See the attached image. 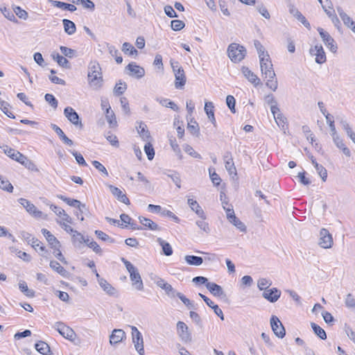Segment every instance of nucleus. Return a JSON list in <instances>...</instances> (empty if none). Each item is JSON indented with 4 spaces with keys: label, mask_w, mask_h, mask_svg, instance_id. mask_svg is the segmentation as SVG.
Instances as JSON below:
<instances>
[{
    "label": "nucleus",
    "mask_w": 355,
    "mask_h": 355,
    "mask_svg": "<svg viewBox=\"0 0 355 355\" xmlns=\"http://www.w3.org/2000/svg\"><path fill=\"white\" fill-rule=\"evenodd\" d=\"M1 148L3 150L4 153L7 155L9 157L12 159V157H15V155L18 153L17 150L9 147L7 145H3L1 146Z\"/></svg>",
    "instance_id": "61"
},
{
    "label": "nucleus",
    "mask_w": 355,
    "mask_h": 355,
    "mask_svg": "<svg viewBox=\"0 0 355 355\" xmlns=\"http://www.w3.org/2000/svg\"><path fill=\"white\" fill-rule=\"evenodd\" d=\"M122 51L125 54L129 55H137V50L129 42H124L122 46Z\"/></svg>",
    "instance_id": "41"
},
{
    "label": "nucleus",
    "mask_w": 355,
    "mask_h": 355,
    "mask_svg": "<svg viewBox=\"0 0 355 355\" xmlns=\"http://www.w3.org/2000/svg\"><path fill=\"white\" fill-rule=\"evenodd\" d=\"M44 98L46 101L51 105V107H53L54 109L57 108L58 102L53 95L51 94H46L44 96Z\"/></svg>",
    "instance_id": "64"
},
{
    "label": "nucleus",
    "mask_w": 355,
    "mask_h": 355,
    "mask_svg": "<svg viewBox=\"0 0 355 355\" xmlns=\"http://www.w3.org/2000/svg\"><path fill=\"white\" fill-rule=\"evenodd\" d=\"M270 325L274 334L279 338H283L286 335V330L279 319L272 315L270 318Z\"/></svg>",
    "instance_id": "8"
},
{
    "label": "nucleus",
    "mask_w": 355,
    "mask_h": 355,
    "mask_svg": "<svg viewBox=\"0 0 355 355\" xmlns=\"http://www.w3.org/2000/svg\"><path fill=\"white\" fill-rule=\"evenodd\" d=\"M184 260L189 265L196 266H200L203 262V259L201 257L194 255H186Z\"/></svg>",
    "instance_id": "31"
},
{
    "label": "nucleus",
    "mask_w": 355,
    "mask_h": 355,
    "mask_svg": "<svg viewBox=\"0 0 355 355\" xmlns=\"http://www.w3.org/2000/svg\"><path fill=\"white\" fill-rule=\"evenodd\" d=\"M1 12L3 15V16L7 18L8 20L13 21L15 23H17L18 20L15 17L13 12L10 9H8L6 7H3L0 8Z\"/></svg>",
    "instance_id": "42"
},
{
    "label": "nucleus",
    "mask_w": 355,
    "mask_h": 355,
    "mask_svg": "<svg viewBox=\"0 0 355 355\" xmlns=\"http://www.w3.org/2000/svg\"><path fill=\"white\" fill-rule=\"evenodd\" d=\"M318 31L322 40V42L332 52L336 53L338 50V46L334 39L329 35V33L325 31L322 28L318 27Z\"/></svg>",
    "instance_id": "6"
},
{
    "label": "nucleus",
    "mask_w": 355,
    "mask_h": 355,
    "mask_svg": "<svg viewBox=\"0 0 355 355\" xmlns=\"http://www.w3.org/2000/svg\"><path fill=\"white\" fill-rule=\"evenodd\" d=\"M209 176L214 185L218 186L220 184L221 179L219 175L211 168H209Z\"/></svg>",
    "instance_id": "55"
},
{
    "label": "nucleus",
    "mask_w": 355,
    "mask_h": 355,
    "mask_svg": "<svg viewBox=\"0 0 355 355\" xmlns=\"http://www.w3.org/2000/svg\"><path fill=\"white\" fill-rule=\"evenodd\" d=\"M187 129L190 132L191 134L198 136L200 133V128L198 124L196 121H191V123H188Z\"/></svg>",
    "instance_id": "51"
},
{
    "label": "nucleus",
    "mask_w": 355,
    "mask_h": 355,
    "mask_svg": "<svg viewBox=\"0 0 355 355\" xmlns=\"http://www.w3.org/2000/svg\"><path fill=\"white\" fill-rule=\"evenodd\" d=\"M206 217L200 218L196 222V225L205 233L208 234L210 232V228L208 223L205 221Z\"/></svg>",
    "instance_id": "53"
},
{
    "label": "nucleus",
    "mask_w": 355,
    "mask_h": 355,
    "mask_svg": "<svg viewBox=\"0 0 355 355\" xmlns=\"http://www.w3.org/2000/svg\"><path fill=\"white\" fill-rule=\"evenodd\" d=\"M109 53L112 56L115 58V60L117 64H121L123 62V58L121 57L119 51L113 46L109 47Z\"/></svg>",
    "instance_id": "52"
},
{
    "label": "nucleus",
    "mask_w": 355,
    "mask_h": 355,
    "mask_svg": "<svg viewBox=\"0 0 355 355\" xmlns=\"http://www.w3.org/2000/svg\"><path fill=\"white\" fill-rule=\"evenodd\" d=\"M137 132L141 139L148 141L150 139V134L148 130L147 129V125L144 122H139V125L136 127Z\"/></svg>",
    "instance_id": "24"
},
{
    "label": "nucleus",
    "mask_w": 355,
    "mask_h": 355,
    "mask_svg": "<svg viewBox=\"0 0 355 355\" xmlns=\"http://www.w3.org/2000/svg\"><path fill=\"white\" fill-rule=\"evenodd\" d=\"M55 328L64 338L69 339V340H73L75 338V331L69 327L65 325L63 322H56L55 324Z\"/></svg>",
    "instance_id": "7"
},
{
    "label": "nucleus",
    "mask_w": 355,
    "mask_h": 355,
    "mask_svg": "<svg viewBox=\"0 0 355 355\" xmlns=\"http://www.w3.org/2000/svg\"><path fill=\"white\" fill-rule=\"evenodd\" d=\"M225 167L230 175H237L236 168L235 167L234 161L225 162Z\"/></svg>",
    "instance_id": "63"
},
{
    "label": "nucleus",
    "mask_w": 355,
    "mask_h": 355,
    "mask_svg": "<svg viewBox=\"0 0 355 355\" xmlns=\"http://www.w3.org/2000/svg\"><path fill=\"white\" fill-rule=\"evenodd\" d=\"M108 187L112 194L119 201L122 202L125 205H130V202L128 198L126 196L125 193L122 192V191L120 189L112 184H109Z\"/></svg>",
    "instance_id": "16"
},
{
    "label": "nucleus",
    "mask_w": 355,
    "mask_h": 355,
    "mask_svg": "<svg viewBox=\"0 0 355 355\" xmlns=\"http://www.w3.org/2000/svg\"><path fill=\"white\" fill-rule=\"evenodd\" d=\"M171 26L173 31H178L185 26V24L182 20L173 19L171 22Z\"/></svg>",
    "instance_id": "58"
},
{
    "label": "nucleus",
    "mask_w": 355,
    "mask_h": 355,
    "mask_svg": "<svg viewBox=\"0 0 355 355\" xmlns=\"http://www.w3.org/2000/svg\"><path fill=\"white\" fill-rule=\"evenodd\" d=\"M168 177H169L172 181L175 183V184L178 187H181V180L180 174L176 171H173L171 173L166 174Z\"/></svg>",
    "instance_id": "57"
},
{
    "label": "nucleus",
    "mask_w": 355,
    "mask_h": 355,
    "mask_svg": "<svg viewBox=\"0 0 355 355\" xmlns=\"http://www.w3.org/2000/svg\"><path fill=\"white\" fill-rule=\"evenodd\" d=\"M98 284L101 287L110 295H113L115 293V288L109 284L105 279H99Z\"/></svg>",
    "instance_id": "33"
},
{
    "label": "nucleus",
    "mask_w": 355,
    "mask_h": 355,
    "mask_svg": "<svg viewBox=\"0 0 355 355\" xmlns=\"http://www.w3.org/2000/svg\"><path fill=\"white\" fill-rule=\"evenodd\" d=\"M36 350L43 355H46L50 352V347L47 343L39 341L35 345Z\"/></svg>",
    "instance_id": "37"
},
{
    "label": "nucleus",
    "mask_w": 355,
    "mask_h": 355,
    "mask_svg": "<svg viewBox=\"0 0 355 355\" xmlns=\"http://www.w3.org/2000/svg\"><path fill=\"white\" fill-rule=\"evenodd\" d=\"M272 282L266 278H260L257 282V286L261 291H266L271 286Z\"/></svg>",
    "instance_id": "48"
},
{
    "label": "nucleus",
    "mask_w": 355,
    "mask_h": 355,
    "mask_svg": "<svg viewBox=\"0 0 355 355\" xmlns=\"http://www.w3.org/2000/svg\"><path fill=\"white\" fill-rule=\"evenodd\" d=\"M126 69L130 71V76H135L137 78H141L145 75L144 69L138 66L135 62L128 64Z\"/></svg>",
    "instance_id": "15"
},
{
    "label": "nucleus",
    "mask_w": 355,
    "mask_h": 355,
    "mask_svg": "<svg viewBox=\"0 0 355 355\" xmlns=\"http://www.w3.org/2000/svg\"><path fill=\"white\" fill-rule=\"evenodd\" d=\"M311 326L314 331V333L322 340H325L327 338V334L325 331L321 328L319 325L314 322H311Z\"/></svg>",
    "instance_id": "40"
},
{
    "label": "nucleus",
    "mask_w": 355,
    "mask_h": 355,
    "mask_svg": "<svg viewBox=\"0 0 355 355\" xmlns=\"http://www.w3.org/2000/svg\"><path fill=\"white\" fill-rule=\"evenodd\" d=\"M229 222L230 223H232V225H234L241 232H246V226L236 216H234L233 218L230 221H229Z\"/></svg>",
    "instance_id": "46"
},
{
    "label": "nucleus",
    "mask_w": 355,
    "mask_h": 355,
    "mask_svg": "<svg viewBox=\"0 0 355 355\" xmlns=\"http://www.w3.org/2000/svg\"><path fill=\"white\" fill-rule=\"evenodd\" d=\"M42 233L45 236L51 247L53 249L60 248V241L46 229H42Z\"/></svg>",
    "instance_id": "21"
},
{
    "label": "nucleus",
    "mask_w": 355,
    "mask_h": 355,
    "mask_svg": "<svg viewBox=\"0 0 355 355\" xmlns=\"http://www.w3.org/2000/svg\"><path fill=\"white\" fill-rule=\"evenodd\" d=\"M333 138V141L335 144V145L340 149L342 150L343 153L347 157H349L351 155L350 150L348 148H347L343 143V141L342 139L339 137V136L336 134L331 135Z\"/></svg>",
    "instance_id": "26"
},
{
    "label": "nucleus",
    "mask_w": 355,
    "mask_h": 355,
    "mask_svg": "<svg viewBox=\"0 0 355 355\" xmlns=\"http://www.w3.org/2000/svg\"><path fill=\"white\" fill-rule=\"evenodd\" d=\"M64 31L69 35L75 33L76 31V24L71 20L64 19L62 20Z\"/></svg>",
    "instance_id": "32"
},
{
    "label": "nucleus",
    "mask_w": 355,
    "mask_h": 355,
    "mask_svg": "<svg viewBox=\"0 0 355 355\" xmlns=\"http://www.w3.org/2000/svg\"><path fill=\"white\" fill-rule=\"evenodd\" d=\"M281 291L277 288H272L270 289H267L263 291L262 293V296L269 301L270 302L274 303L278 300L280 297Z\"/></svg>",
    "instance_id": "14"
},
{
    "label": "nucleus",
    "mask_w": 355,
    "mask_h": 355,
    "mask_svg": "<svg viewBox=\"0 0 355 355\" xmlns=\"http://www.w3.org/2000/svg\"><path fill=\"white\" fill-rule=\"evenodd\" d=\"M273 116L277 125L284 131V132H285L288 128L287 119L280 112V111Z\"/></svg>",
    "instance_id": "27"
},
{
    "label": "nucleus",
    "mask_w": 355,
    "mask_h": 355,
    "mask_svg": "<svg viewBox=\"0 0 355 355\" xmlns=\"http://www.w3.org/2000/svg\"><path fill=\"white\" fill-rule=\"evenodd\" d=\"M64 202L69 206L77 209H81V207L85 208V204H83L80 200L76 199L67 198V199H64Z\"/></svg>",
    "instance_id": "54"
},
{
    "label": "nucleus",
    "mask_w": 355,
    "mask_h": 355,
    "mask_svg": "<svg viewBox=\"0 0 355 355\" xmlns=\"http://www.w3.org/2000/svg\"><path fill=\"white\" fill-rule=\"evenodd\" d=\"M227 53L232 62H239L245 58L246 49L239 44L232 43L227 48Z\"/></svg>",
    "instance_id": "4"
},
{
    "label": "nucleus",
    "mask_w": 355,
    "mask_h": 355,
    "mask_svg": "<svg viewBox=\"0 0 355 355\" xmlns=\"http://www.w3.org/2000/svg\"><path fill=\"white\" fill-rule=\"evenodd\" d=\"M53 56V59L54 60H55L58 64L63 67V68H65V69H70L71 68V65L68 61V60L64 58V56L62 55H60L59 53H57L56 55H52Z\"/></svg>",
    "instance_id": "35"
},
{
    "label": "nucleus",
    "mask_w": 355,
    "mask_h": 355,
    "mask_svg": "<svg viewBox=\"0 0 355 355\" xmlns=\"http://www.w3.org/2000/svg\"><path fill=\"white\" fill-rule=\"evenodd\" d=\"M125 338V333L122 329H114L110 336V343L115 345L120 343Z\"/></svg>",
    "instance_id": "18"
},
{
    "label": "nucleus",
    "mask_w": 355,
    "mask_h": 355,
    "mask_svg": "<svg viewBox=\"0 0 355 355\" xmlns=\"http://www.w3.org/2000/svg\"><path fill=\"white\" fill-rule=\"evenodd\" d=\"M309 52L311 55L315 56V62L318 64H323L326 62V54L320 44H317L311 47Z\"/></svg>",
    "instance_id": "11"
},
{
    "label": "nucleus",
    "mask_w": 355,
    "mask_h": 355,
    "mask_svg": "<svg viewBox=\"0 0 355 355\" xmlns=\"http://www.w3.org/2000/svg\"><path fill=\"white\" fill-rule=\"evenodd\" d=\"M0 188L8 192H12L13 187L11 183L0 175Z\"/></svg>",
    "instance_id": "43"
},
{
    "label": "nucleus",
    "mask_w": 355,
    "mask_h": 355,
    "mask_svg": "<svg viewBox=\"0 0 355 355\" xmlns=\"http://www.w3.org/2000/svg\"><path fill=\"white\" fill-rule=\"evenodd\" d=\"M178 334L182 341L185 343H190L192 340L191 332L189 331L187 325L184 322L179 321L177 323Z\"/></svg>",
    "instance_id": "10"
},
{
    "label": "nucleus",
    "mask_w": 355,
    "mask_h": 355,
    "mask_svg": "<svg viewBox=\"0 0 355 355\" xmlns=\"http://www.w3.org/2000/svg\"><path fill=\"white\" fill-rule=\"evenodd\" d=\"M175 87L177 89L182 88L186 83V76L182 67H179L177 70H175Z\"/></svg>",
    "instance_id": "19"
},
{
    "label": "nucleus",
    "mask_w": 355,
    "mask_h": 355,
    "mask_svg": "<svg viewBox=\"0 0 355 355\" xmlns=\"http://www.w3.org/2000/svg\"><path fill=\"white\" fill-rule=\"evenodd\" d=\"M199 296L203 300V301L208 306L214 310L216 315H217L220 318V320H224V315L223 311L217 304H215L214 302H212L209 297L203 294L199 293Z\"/></svg>",
    "instance_id": "17"
},
{
    "label": "nucleus",
    "mask_w": 355,
    "mask_h": 355,
    "mask_svg": "<svg viewBox=\"0 0 355 355\" xmlns=\"http://www.w3.org/2000/svg\"><path fill=\"white\" fill-rule=\"evenodd\" d=\"M132 338L135 348L140 355H144V339L141 334L136 327L132 326Z\"/></svg>",
    "instance_id": "5"
},
{
    "label": "nucleus",
    "mask_w": 355,
    "mask_h": 355,
    "mask_svg": "<svg viewBox=\"0 0 355 355\" xmlns=\"http://www.w3.org/2000/svg\"><path fill=\"white\" fill-rule=\"evenodd\" d=\"M127 89V85L123 83H122L121 81L119 84H116L114 88V94L115 96H121L122 95Z\"/></svg>",
    "instance_id": "47"
},
{
    "label": "nucleus",
    "mask_w": 355,
    "mask_h": 355,
    "mask_svg": "<svg viewBox=\"0 0 355 355\" xmlns=\"http://www.w3.org/2000/svg\"><path fill=\"white\" fill-rule=\"evenodd\" d=\"M242 73H243L244 76L255 86L259 84V78L251 70H250L249 68L243 67Z\"/></svg>",
    "instance_id": "23"
},
{
    "label": "nucleus",
    "mask_w": 355,
    "mask_h": 355,
    "mask_svg": "<svg viewBox=\"0 0 355 355\" xmlns=\"http://www.w3.org/2000/svg\"><path fill=\"white\" fill-rule=\"evenodd\" d=\"M50 267L64 277L68 275V272L56 261H51Z\"/></svg>",
    "instance_id": "34"
},
{
    "label": "nucleus",
    "mask_w": 355,
    "mask_h": 355,
    "mask_svg": "<svg viewBox=\"0 0 355 355\" xmlns=\"http://www.w3.org/2000/svg\"><path fill=\"white\" fill-rule=\"evenodd\" d=\"M60 49L62 52V53L69 58H72L76 56V51L73 49H71L70 48H68L67 46H61L60 47Z\"/></svg>",
    "instance_id": "60"
},
{
    "label": "nucleus",
    "mask_w": 355,
    "mask_h": 355,
    "mask_svg": "<svg viewBox=\"0 0 355 355\" xmlns=\"http://www.w3.org/2000/svg\"><path fill=\"white\" fill-rule=\"evenodd\" d=\"M157 242L162 246L163 254L167 257L173 254V248L171 244L162 238H157Z\"/></svg>",
    "instance_id": "30"
},
{
    "label": "nucleus",
    "mask_w": 355,
    "mask_h": 355,
    "mask_svg": "<svg viewBox=\"0 0 355 355\" xmlns=\"http://www.w3.org/2000/svg\"><path fill=\"white\" fill-rule=\"evenodd\" d=\"M157 101L162 105L166 107H169L172 109L174 111H178L179 107L173 101H170L168 98H157Z\"/></svg>",
    "instance_id": "39"
},
{
    "label": "nucleus",
    "mask_w": 355,
    "mask_h": 355,
    "mask_svg": "<svg viewBox=\"0 0 355 355\" xmlns=\"http://www.w3.org/2000/svg\"><path fill=\"white\" fill-rule=\"evenodd\" d=\"M13 10L16 15L20 19L26 20L28 17V12L19 6H15Z\"/></svg>",
    "instance_id": "56"
},
{
    "label": "nucleus",
    "mask_w": 355,
    "mask_h": 355,
    "mask_svg": "<svg viewBox=\"0 0 355 355\" xmlns=\"http://www.w3.org/2000/svg\"><path fill=\"white\" fill-rule=\"evenodd\" d=\"M337 11L345 26L350 29L354 25H355V22L347 13L344 12L341 7H337Z\"/></svg>",
    "instance_id": "22"
},
{
    "label": "nucleus",
    "mask_w": 355,
    "mask_h": 355,
    "mask_svg": "<svg viewBox=\"0 0 355 355\" xmlns=\"http://www.w3.org/2000/svg\"><path fill=\"white\" fill-rule=\"evenodd\" d=\"M49 2L52 6L56 8H59L63 10H67L71 12L76 10V7L73 4L67 3L59 1L50 0Z\"/></svg>",
    "instance_id": "29"
},
{
    "label": "nucleus",
    "mask_w": 355,
    "mask_h": 355,
    "mask_svg": "<svg viewBox=\"0 0 355 355\" xmlns=\"http://www.w3.org/2000/svg\"><path fill=\"white\" fill-rule=\"evenodd\" d=\"M88 83L94 90L100 89L103 83V78L100 64L94 60L91 61L88 65Z\"/></svg>",
    "instance_id": "2"
},
{
    "label": "nucleus",
    "mask_w": 355,
    "mask_h": 355,
    "mask_svg": "<svg viewBox=\"0 0 355 355\" xmlns=\"http://www.w3.org/2000/svg\"><path fill=\"white\" fill-rule=\"evenodd\" d=\"M266 101L267 103L270 105V111L272 114L273 116H275V114L279 112V108L277 106V101L275 99L272 94L267 96Z\"/></svg>",
    "instance_id": "36"
},
{
    "label": "nucleus",
    "mask_w": 355,
    "mask_h": 355,
    "mask_svg": "<svg viewBox=\"0 0 355 355\" xmlns=\"http://www.w3.org/2000/svg\"><path fill=\"white\" fill-rule=\"evenodd\" d=\"M64 114L67 119L76 126L80 128H83V124L80 120L79 115L71 107H67L64 110Z\"/></svg>",
    "instance_id": "12"
},
{
    "label": "nucleus",
    "mask_w": 355,
    "mask_h": 355,
    "mask_svg": "<svg viewBox=\"0 0 355 355\" xmlns=\"http://www.w3.org/2000/svg\"><path fill=\"white\" fill-rule=\"evenodd\" d=\"M139 222L146 227L148 228L150 230H161V227H159V225L154 223L152 220L144 217V216H139Z\"/></svg>",
    "instance_id": "28"
},
{
    "label": "nucleus",
    "mask_w": 355,
    "mask_h": 355,
    "mask_svg": "<svg viewBox=\"0 0 355 355\" xmlns=\"http://www.w3.org/2000/svg\"><path fill=\"white\" fill-rule=\"evenodd\" d=\"M188 205L190 208L196 212V214L200 218H205V214L198 202L192 198H188Z\"/></svg>",
    "instance_id": "25"
},
{
    "label": "nucleus",
    "mask_w": 355,
    "mask_h": 355,
    "mask_svg": "<svg viewBox=\"0 0 355 355\" xmlns=\"http://www.w3.org/2000/svg\"><path fill=\"white\" fill-rule=\"evenodd\" d=\"M19 288L20 291L27 297H33L35 296V291L28 288L26 283L21 281L19 283Z\"/></svg>",
    "instance_id": "38"
},
{
    "label": "nucleus",
    "mask_w": 355,
    "mask_h": 355,
    "mask_svg": "<svg viewBox=\"0 0 355 355\" xmlns=\"http://www.w3.org/2000/svg\"><path fill=\"white\" fill-rule=\"evenodd\" d=\"M207 288L209 291L214 296L224 298L226 297V294L223 291V288L214 282H209L207 284Z\"/></svg>",
    "instance_id": "20"
},
{
    "label": "nucleus",
    "mask_w": 355,
    "mask_h": 355,
    "mask_svg": "<svg viewBox=\"0 0 355 355\" xmlns=\"http://www.w3.org/2000/svg\"><path fill=\"white\" fill-rule=\"evenodd\" d=\"M144 151L147 155V157L149 160H152L155 157V150L153 147V145L150 144L149 141L144 146Z\"/></svg>",
    "instance_id": "44"
},
{
    "label": "nucleus",
    "mask_w": 355,
    "mask_h": 355,
    "mask_svg": "<svg viewBox=\"0 0 355 355\" xmlns=\"http://www.w3.org/2000/svg\"><path fill=\"white\" fill-rule=\"evenodd\" d=\"M95 234L97 236L98 239H101L103 241H106L110 243H112L114 242V239L109 236L107 234H106L105 232L101 230H96Z\"/></svg>",
    "instance_id": "49"
},
{
    "label": "nucleus",
    "mask_w": 355,
    "mask_h": 355,
    "mask_svg": "<svg viewBox=\"0 0 355 355\" xmlns=\"http://www.w3.org/2000/svg\"><path fill=\"white\" fill-rule=\"evenodd\" d=\"M122 262L126 267L127 270L130 273V277L131 281L133 282V285L138 291L144 289V284L141 280L139 272L137 268H136L130 261L126 260L125 258L121 259Z\"/></svg>",
    "instance_id": "3"
},
{
    "label": "nucleus",
    "mask_w": 355,
    "mask_h": 355,
    "mask_svg": "<svg viewBox=\"0 0 355 355\" xmlns=\"http://www.w3.org/2000/svg\"><path fill=\"white\" fill-rule=\"evenodd\" d=\"M18 202L26 209L27 212H28L30 214L36 217L41 216L42 212L40 211H37L36 207L29 200L21 198L18 200Z\"/></svg>",
    "instance_id": "13"
},
{
    "label": "nucleus",
    "mask_w": 355,
    "mask_h": 355,
    "mask_svg": "<svg viewBox=\"0 0 355 355\" xmlns=\"http://www.w3.org/2000/svg\"><path fill=\"white\" fill-rule=\"evenodd\" d=\"M93 166L101 172L105 177H109V173L106 168L98 161L94 160L92 162Z\"/></svg>",
    "instance_id": "59"
},
{
    "label": "nucleus",
    "mask_w": 355,
    "mask_h": 355,
    "mask_svg": "<svg viewBox=\"0 0 355 355\" xmlns=\"http://www.w3.org/2000/svg\"><path fill=\"white\" fill-rule=\"evenodd\" d=\"M226 103H227V107L231 110V112L232 113H235L236 112V110H235L236 100H235L234 97L232 95H228L226 98Z\"/></svg>",
    "instance_id": "62"
},
{
    "label": "nucleus",
    "mask_w": 355,
    "mask_h": 355,
    "mask_svg": "<svg viewBox=\"0 0 355 355\" xmlns=\"http://www.w3.org/2000/svg\"><path fill=\"white\" fill-rule=\"evenodd\" d=\"M345 304L347 308L355 310V298L352 293H348L345 299Z\"/></svg>",
    "instance_id": "45"
},
{
    "label": "nucleus",
    "mask_w": 355,
    "mask_h": 355,
    "mask_svg": "<svg viewBox=\"0 0 355 355\" xmlns=\"http://www.w3.org/2000/svg\"><path fill=\"white\" fill-rule=\"evenodd\" d=\"M9 107L10 104L0 99V109L1 110V111L8 117L11 119H15L14 114L8 111Z\"/></svg>",
    "instance_id": "50"
},
{
    "label": "nucleus",
    "mask_w": 355,
    "mask_h": 355,
    "mask_svg": "<svg viewBox=\"0 0 355 355\" xmlns=\"http://www.w3.org/2000/svg\"><path fill=\"white\" fill-rule=\"evenodd\" d=\"M266 57H261L260 67L263 75L266 79V86L273 92L276 91L278 87L276 75L272 67V62L268 53H266Z\"/></svg>",
    "instance_id": "1"
},
{
    "label": "nucleus",
    "mask_w": 355,
    "mask_h": 355,
    "mask_svg": "<svg viewBox=\"0 0 355 355\" xmlns=\"http://www.w3.org/2000/svg\"><path fill=\"white\" fill-rule=\"evenodd\" d=\"M318 244L321 248L324 249L330 248L333 245L332 236L325 228L321 229L320 232V239Z\"/></svg>",
    "instance_id": "9"
}]
</instances>
